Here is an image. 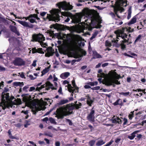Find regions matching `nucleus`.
Masks as SVG:
<instances>
[{"label": "nucleus", "instance_id": "1", "mask_svg": "<svg viewBox=\"0 0 146 146\" xmlns=\"http://www.w3.org/2000/svg\"><path fill=\"white\" fill-rule=\"evenodd\" d=\"M56 5L59 9H52L50 11V14H47L46 19H48L49 21L58 22L60 19L59 14L62 13V15L65 16L64 13L61 12V9L65 11H68L72 10L73 7V6L70 5L69 3H67L66 1L58 3L56 4Z\"/></svg>", "mask_w": 146, "mask_h": 146}, {"label": "nucleus", "instance_id": "2", "mask_svg": "<svg viewBox=\"0 0 146 146\" xmlns=\"http://www.w3.org/2000/svg\"><path fill=\"white\" fill-rule=\"evenodd\" d=\"M74 109V105H70V104L57 108L56 112L57 114L58 118L62 119L64 116L72 114L73 112L72 111Z\"/></svg>", "mask_w": 146, "mask_h": 146}, {"label": "nucleus", "instance_id": "3", "mask_svg": "<svg viewBox=\"0 0 146 146\" xmlns=\"http://www.w3.org/2000/svg\"><path fill=\"white\" fill-rule=\"evenodd\" d=\"M127 1L126 0H116L115 5H113L112 7L113 8L114 11L116 16L119 18H120V17L117 14L118 11L120 13L124 11L125 9L122 7L124 4H126L125 6L127 5Z\"/></svg>", "mask_w": 146, "mask_h": 146}, {"label": "nucleus", "instance_id": "4", "mask_svg": "<svg viewBox=\"0 0 146 146\" xmlns=\"http://www.w3.org/2000/svg\"><path fill=\"white\" fill-rule=\"evenodd\" d=\"M89 12L86 9H84L83 10V13H80L73 20L74 22L76 24L79 23L81 21L82 18L85 19L86 15L89 16Z\"/></svg>", "mask_w": 146, "mask_h": 146}, {"label": "nucleus", "instance_id": "5", "mask_svg": "<svg viewBox=\"0 0 146 146\" xmlns=\"http://www.w3.org/2000/svg\"><path fill=\"white\" fill-rule=\"evenodd\" d=\"M32 37V42H38L40 43H42V41L45 40V38L43 35L40 33L33 34Z\"/></svg>", "mask_w": 146, "mask_h": 146}, {"label": "nucleus", "instance_id": "6", "mask_svg": "<svg viewBox=\"0 0 146 146\" xmlns=\"http://www.w3.org/2000/svg\"><path fill=\"white\" fill-rule=\"evenodd\" d=\"M25 95H28L27 94ZM23 100L27 105H30L31 104L33 107L36 106V103L32 100L31 96L30 95H28L27 96H25Z\"/></svg>", "mask_w": 146, "mask_h": 146}, {"label": "nucleus", "instance_id": "7", "mask_svg": "<svg viewBox=\"0 0 146 146\" xmlns=\"http://www.w3.org/2000/svg\"><path fill=\"white\" fill-rule=\"evenodd\" d=\"M119 32L118 31H115L114 32L117 35V38L119 39L118 37H121L123 40H122L121 42L124 44L126 43L127 44L129 40V38H127V35L126 34V33H123V35L121 36V35H119Z\"/></svg>", "mask_w": 146, "mask_h": 146}, {"label": "nucleus", "instance_id": "8", "mask_svg": "<svg viewBox=\"0 0 146 146\" xmlns=\"http://www.w3.org/2000/svg\"><path fill=\"white\" fill-rule=\"evenodd\" d=\"M13 63L15 66H21L25 65V62L22 58L17 57L15 58Z\"/></svg>", "mask_w": 146, "mask_h": 146}, {"label": "nucleus", "instance_id": "9", "mask_svg": "<svg viewBox=\"0 0 146 146\" xmlns=\"http://www.w3.org/2000/svg\"><path fill=\"white\" fill-rule=\"evenodd\" d=\"M94 109V107L91 109L90 112L86 117L87 119L91 123L94 122L95 121V111Z\"/></svg>", "mask_w": 146, "mask_h": 146}, {"label": "nucleus", "instance_id": "10", "mask_svg": "<svg viewBox=\"0 0 146 146\" xmlns=\"http://www.w3.org/2000/svg\"><path fill=\"white\" fill-rule=\"evenodd\" d=\"M134 29H131L130 27L128 28L127 27L122 28L121 30L120 31H117L119 32V35H123V33H132L134 31Z\"/></svg>", "mask_w": 146, "mask_h": 146}, {"label": "nucleus", "instance_id": "11", "mask_svg": "<svg viewBox=\"0 0 146 146\" xmlns=\"http://www.w3.org/2000/svg\"><path fill=\"white\" fill-rule=\"evenodd\" d=\"M69 102V101L67 99H65V100H62L58 103L55 104L54 106L53 107V108L51 110V111L54 110L57 107H58L59 106H61L65 104H66Z\"/></svg>", "mask_w": 146, "mask_h": 146}, {"label": "nucleus", "instance_id": "12", "mask_svg": "<svg viewBox=\"0 0 146 146\" xmlns=\"http://www.w3.org/2000/svg\"><path fill=\"white\" fill-rule=\"evenodd\" d=\"M17 21L20 24L26 28L32 29L34 27V26L33 24L31 23L29 24L26 21L19 20Z\"/></svg>", "mask_w": 146, "mask_h": 146}, {"label": "nucleus", "instance_id": "13", "mask_svg": "<svg viewBox=\"0 0 146 146\" xmlns=\"http://www.w3.org/2000/svg\"><path fill=\"white\" fill-rule=\"evenodd\" d=\"M103 84L108 86H112L113 87H115V85L113 82V81L110 79H107L105 80V81L103 82Z\"/></svg>", "mask_w": 146, "mask_h": 146}, {"label": "nucleus", "instance_id": "14", "mask_svg": "<svg viewBox=\"0 0 146 146\" xmlns=\"http://www.w3.org/2000/svg\"><path fill=\"white\" fill-rule=\"evenodd\" d=\"M9 28L12 32L15 33L17 36H19L20 35V33L17 30V28L16 27L11 25L9 26Z\"/></svg>", "mask_w": 146, "mask_h": 146}, {"label": "nucleus", "instance_id": "15", "mask_svg": "<svg viewBox=\"0 0 146 146\" xmlns=\"http://www.w3.org/2000/svg\"><path fill=\"white\" fill-rule=\"evenodd\" d=\"M5 100L7 101H9L10 100V96L9 93L2 94L1 95V101L5 102Z\"/></svg>", "mask_w": 146, "mask_h": 146}, {"label": "nucleus", "instance_id": "16", "mask_svg": "<svg viewBox=\"0 0 146 146\" xmlns=\"http://www.w3.org/2000/svg\"><path fill=\"white\" fill-rule=\"evenodd\" d=\"M86 97L87 98V104L88 105L89 107L92 106V104L94 102V100L91 99V97L90 96L89 94H87Z\"/></svg>", "mask_w": 146, "mask_h": 146}, {"label": "nucleus", "instance_id": "17", "mask_svg": "<svg viewBox=\"0 0 146 146\" xmlns=\"http://www.w3.org/2000/svg\"><path fill=\"white\" fill-rule=\"evenodd\" d=\"M0 106L2 107L3 110H5L6 108H9V105L8 103H6V101L4 102L3 101H1L0 103Z\"/></svg>", "mask_w": 146, "mask_h": 146}, {"label": "nucleus", "instance_id": "18", "mask_svg": "<svg viewBox=\"0 0 146 146\" xmlns=\"http://www.w3.org/2000/svg\"><path fill=\"white\" fill-rule=\"evenodd\" d=\"M115 117V116H114L112 118V123H118L119 124L121 123L122 121L119 117H116L115 118H114Z\"/></svg>", "mask_w": 146, "mask_h": 146}, {"label": "nucleus", "instance_id": "19", "mask_svg": "<svg viewBox=\"0 0 146 146\" xmlns=\"http://www.w3.org/2000/svg\"><path fill=\"white\" fill-rule=\"evenodd\" d=\"M137 21V17L136 16H134L131 20L130 21H129L128 23V25H130L133 24H134L136 23Z\"/></svg>", "mask_w": 146, "mask_h": 146}, {"label": "nucleus", "instance_id": "20", "mask_svg": "<svg viewBox=\"0 0 146 146\" xmlns=\"http://www.w3.org/2000/svg\"><path fill=\"white\" fill-rule=\"evenodd\" d=\"M139 131L138 130L136 131H134L133 133L131 134V135L129 136L128 137V138L131 140L133 139L135 137V134L139 132Z\"/></svg>", "mask_w": 146, "mask_h": 146}, {"label": "nucleus", "instance_id": "21", "mask_svg": "<svg viewBox=\"0 0 146 146\" xmlns=\"http://www.w3.org/2000/svg\"><path fill=\"white\" fill-rule=\"evenodd\" d=\"M70 74L68 72H65L62 73L60 75V77L62 79H65L67 78L69 75Z\"/></svg>", "mask_w": 146, "mask_h": 146}, {"label": "nucleus", "instance_id": "22", "mask_svg": "<svg viewBox=\"0 0 146 146\" xmlns=\"http://www.w3.org/2000/svg\"><path fill=\"white\" fill-rule=\"evenodd\" d=\"M116 46L118 47H120L121 50H124L126 48V45L121 42L120 44H116Z\"/></svg>", "mask_w": 146, "mask_h": 146}, {"label": "nucleus", "instance_id": "23", "mask_svg": "<svg viewBox=\"0 0 146 146\" xmlns=\"http://www.w3.org/2000/svg\"><path fill=\"white\" fill-rule=\"evenodd\" d=\"M13 84L16 86H19L20 87H22L24 85L23 82H15L13 83Z\"/></svg>", "mask_w": 146, "mask_h": 146}, {"label": "nucleus", "instance_id": "24", "mask_svg": "<svg viewBox=\"0 0 146 146\" xmlns=\"http://www.w3.org/2000/svg\"><path fill=\"white\" fill-rule=\"evenodd\" d=\"M63 51L66 53H68L70 51V47L68 46L64 47L63 49Z\"/></svg>", "mask_w": 146, "mask_h": 146}, {"label": "nucleus", "instance_id": "25", "mask_svg": "<svg viewBox=\"0 0 146 146\" xmlns=\"http://www.w3.org/2000/svg\"><path fill=\"white\" fill-rule=\"evenodd\" d=\"M105 143V142L103 140H101L98 141L96 143V145L97 146H100L104 144Z\"/></svg>", "mask_w": 146, "mask_h": 146}, {"label": "nucleus", "instance_id": "26", "mask_svg": "<svg viewBox=\"0 0 146 146\" xmlns=\"http://www.w3.org/2000/svg\"><path fill=\"white\" fill-rule=\"evenodd\" d=\"M79 104H75L74 105V109H78L79 108H81V106H82V103L80 102H79Z\"/></svg>", "mask_w": 146, "mask_h": 146}, {"label": "nucleus", "instance_id": "27", "mask_svg": "<svg viewBox=\"0 0 146 146\" xmlns=\"http://www.w3.org/2000/svg\"><path fill=\"white\" fill-rule=\"evenodd\" d=\"M49 71V68L48 67L44 69L42 71V74L41 76H42L43 75L47 73Z\"/></svg>", "mask_w": 146, "mask_h": 146}, {"label": "nucleus", "instance_id": "28", "mask_svg": "<svg viewBox=\"0 0 146 146\" xmlns=\"http://www.w3.org/2000/svg\"><path fill=\"white\" fill-rule=\"evenodd\" d=\"M141 37L142 36L141 35H139L135 40L134 44H135L137 42L140 41L141 40Z\"/></svg>", "mask_w": 146, "mask_h": 146}, {"label": "nucleus", "instance_id": "29", "mask_svg": "<svg viewBox=\"0 0 146 146\" xmlns=\"http://www.w3.org/2000/svg\"><path fill=\"white\" fill-rule=\"evenodd\" d=\"M8 135L9 137L11 139H18L16 137L13 136L11 133V131L10 130H9L8 131Z\"/></svg>", "mask_w": 146, "mask_h": 146}, {"label": "nucleus", "instance_id": "30", "mask_svg": "<svg viewBox=\"0 0 146 146\" xmlns=\"http://www.w3.org/2000/svg\"><path fill=\"white\" fill-rule=\"evenodd\" d=\"M131 7L129 8L128 10V15L127 16V19H129L131 17Z\"/></svg>", "mask_w": 146, "mask_h": 146}, {"label": "nucleus", "instance_id": "31", "mask_svg": "<svg viewBox=\"0 0 146 146\" xmlns=\"http://www.w3.org/2000/svg\"><path fill=\"white\" fill-rule=\"evenodd\" d=\"M40 110H41L40 108L37 106L32 107L31 111H39Z\"/></svg>", "mask_w": 146, "mask_h": 146}, {"label": "nucleus", "instance_id": "32", "mask_svg": "<svg viewBox=\"0 0 146 146\" xmlns=\"http://www.w3.org/2000/svg\"><path fill=\"white\" fill-rule=\"evenodd\" d=\"M72 84L74 88H75L77 91L79 89V88L76 84L75 80L73 79L72 81Z\"/></svg>", "mask_w": 146, "mask_h": 146}, {"label": "nucleus", "instance_id": "33", "mask_svg": "<svg viewBox=\"0 0 146 146\" xmlns=\"http://www.w3.org/2000/svg\"><path fill=\"white\" fill-rule=\"evenodd\" d=\"M46 87H48L52 88L54 87L53 86V84H51L50 82L49 81H47L45 83Z\"/></svg>", "mask_w": 146, "mask_h": 146}, {"label": "nucleus", "instance_id": "34", "mask_svg": "<svg viewBox=\"0 0 146 146\" xmlns=\"http://www.w3.org/2000/svg\"><path fill=\"white\" fill-rule=\"evenodd\" d=\"M98 31L95 32L93 34H92V36L90 38V40H92L93 39L95 38L98 35Z\"/></svg>", "mask_w": 146, "mask_h": 146}, {"label": "nucleus", "instance_id": "35", "mask_svg": "<svg viewBox=\"0 0 146 146\" xmlns=\"http://www.w3.org/2000/svg\"><path fill=\"white\" fill-rule=\"evenodd\" d=\"M47 33H48L50 36L53 37L54 35V31L50 30H47Z\"/></svg>", "mask_w": 146, "mask_h": 146}, {"label": "nucleus", "instance_id": "36", "mask_svg": "<svg viewBox=\"0 0 146 146\" xmlns=\"http://www.w3.org/2000/svg\"><path fill=\"white\" fill-rule=\"evenodd\" d=\"M134 111H131L130 113H131L129 114V115L128 117L129 118V119H130V120L132 119V118L134 116Z\"/></svg>", "mask_w": 146, "mask_h": 146}, {"label": "nucleus", "instance_id": "37", "mask_svg": "<svg viewBox=\"0 0 146 146\" xmlns=\"http://www.w3.org/2000/svg\"><path fill=\"white\" fill-rule=\"evenodd\" d=\"M105 45L106 46L110 47L111 46V44L109 41L107 40L105 42Z\"/></svg>", "mask_w": 146, "mask_h": 146}, {"label": "nucleus", "instance_id": "38", "mask_svg": "<svg viewBox=\"0 0 146 146\" xmlns=\"http://www.w3.org/2000/svg\"><path fill=\"white\" fill-rule=\"evenodd\" d=\"M44 135L48 136L51 137H53V134L50 132L45 133H44Z\"/></svg>", "mask_w": 146, "mask_h": 146}, {"label": "nucleus", "instance_id": "39", "mask_svg": "<svg viewBox=\"0 0 146 146\" xmlns=\"http://www.w3.org/2000/svg\"><path fill=\"white\" fill-rule=\"evenodd\" d=\"M58 25L57 23H56L55 24H52L50 26V28H54L55 29H56L58 27Z\"/></svg>", "mask_w": 146, "mask_h": 146}, {"label": "nucleus", "instance_id": "40", "mask_svg": "<svg viewBox=\"0 0 146 146\" xmlns=\"http://www.w3.org/2000/svg\"><path fill=\"white\" fill-rule=\"evenodd\" d=\"M49 120L51 123L54 124H56V123L54 119L52 117H50Z\"/></svg>", "mask_w": 146, "mask_h": 146}, {"label": "nucleus", "instance_id": "41", "mask_svg": "<svg viewBox=\"0 0 146 146\" xmlns=\"http://www.w3.org/2000/svg\"><path fill=\"white\" fill-rule=\"evenodd\" d=\"M37 50L38 52L37 53L42 54L44 53V52L42 51V48H38V49H37Z\"/></svg>", "mask_w": 146, "mask_h": 146}, {"label": "nucleus", "instance_id": "42", "mask_svg": "<svg viewBox=\"0 0 146 146\" xmlns=\"http://www.w3.org/2000/svg\"><path fill=\"white\" fill-rule=\"evenodd\" d=\"M129 92H121L119 93V94L120 95H123L125 96H127L129 95Z\"/></svg>", "mask_w": 146, "mask_h": 146}, {"label": "nucleus", "instance_id": "43", "mask_svg": "<svg viewBox=\"0 0 146 146\" xmlns=\"http://www.w3.org/2000/svg\"><path fill=\"white\" fill-rule=\"evenodd\" d=\"M95 143V141L92 140L89 141V144L90 146H93Z\"/></svg>", "mask_w": 146, "mask_h": 146}, {"label": "nucleus", "instance_id": "44", "mask_svg": "<svg viewBox=\"0 0 146 146\" xmlns=\"http://www.w3.org/2000/svg\"><path fill=\"white\" fill-rule=\"evenodd\" d=\"M121 101V99H119L118 100H117L115 102H114L113 104L114 105V106H117V105H119V102H120Z\"/></svg>", "mask_w": 146, "mask_h": 146}, {"label": "nucleus", "instance_id": "45", "mask_svg": "<svg viewBox=\"0 0 146 146\" xmlns=\"http://www.w3.org/2000/svg\"><path fill=\"white\" fill-rule=\"evenodd\" d=\"M9 89L7 88V87H5L4 88V90L2 92V94H3L4 93H7V92L9 91Z\"/></svg>", "mask_w": 146, "mask_h": 146}, {"label": "nucleus", "instance_id": "46", "mask_svg": "<svg viewBox=\"0 0 146 146\" xmlns=\"http://www.w3.org/2000/svg\"><path fill=\"white\" fill-rule=\"evenodd\" d=\"M50 88H51L52 90H56L57 89V88H56L52 87V88L50 87H47L45 88V90H50Z\"/></svg>", "mask_w": 146, "mask_h": 146}, {"label": "nucleus", "instance_id": "47", "mask_svg": "<svg viewBox=\"0 0 146 146\" xmlns=\"http://www.w3.org/2000/svg\"><path fill=\"white\" fill-rule=\"evenodd\" d=\"M32 52L33 53H37V52H38L37 51V49H36L35 47L33 48H32Z\"/></svg>", "mask_w": 146, "mask_h": 146}, {"label": "nucleus", "instance_id": "48", "mask_svg": "<svg viewBox=\"0 0 146 146\" xmlns=\"http://www.w3.org/2000/svg\"><path fill=\"white\" fill-rule=\"evenodd\" d=\"M100 88V87L99 86H97L91 88V89L93 90H99Z\"/></svg>", "mask_w": 146, "mask_h": 146}, {"label": "nucleus", "instance_id": "49", "mask_svg": "<svg viewBox=\"0 0 146 146\" xmlns=\"http://www.w3.org/2000/svg\"><path fill=\"white\" fill-rule=\"evenodd\" d=\"M113 142V141L112 140H111L110 142H108L106 145V146H110V145Z\"/></svg>", "mask_w": 146, "mask_h": 146}, {"label": "nucleus", "instance_id": "50", "mask_svg": "<svg viewBox=\"0 0 146 146\" xmlns=\"http://www.w3.org/2000/svg\"><path fill=\"white\" fill-rule=\"evenodd\" d=\"M142 135L141 134H137V137L138 138L137 140L139 141L142 138Z\"/></svg>", "mask_w": 146, "mask_h": 146}, {"label": "nucleus", "instance_id": "51", "mask_svg": "<svg viewBox=\"0 0 146 146\" xmlns=\"http://www.w3.org/2000/svg\"><path fill=\"white\" fill-rule=\"evenodd\" d=\"M16 102L17 104L19 105L21 104L22 102L21 100L20 99L17 98Z\"/></svg>", "mask_w": 146, "mask_h": 146}, {"label": "nucleus", "instance_id": "52", "mask_svg": "<svg viewBox=\"0 0 146 146\" xmlns=\"http://www.w3.org/2000/svg\"><path fill=\"white\" fill-rule=\"evenodd\" d=\"M113 81L114 84H116L119 85L120 84V82L119 81L117 80H115Z\"/></svg>", "mask_w": 146, "mask_h": 146}, {"label": "nucleus", "instance_id": "53", "mask_svg": "<svg viewBox=\"0 0 146 146\" xmlns=\"http://www.w3.org/2000/svg\"><path fill=\"white\" fill-rule=\"evenodd\" d=\"M30 22L31 23H36L35 20L33 19H30L29 20Z\"/></svg>", "mask_w": 146, "mask_h": 146}, {"label": "nucleus", "instance_id": "54", "mask_svg": "<svg viewBox=\"0 0 146 146\" xmlns=\"http://www.w3.org/2000/svg\"><path fill=\"white\" fill-rule=\"evenodd\" d=\"M95 56L96 58H102L101 56L97 53L96 54Z\"/></svg>", "mask_w": 146, "mask_h": 146}, {"label": "nucleus", "instance_id": "55", "mask_svg": "<svg viewBox=\"0 0 146 146\" xmlns=\"http://www.w3.org/2000/svg\"><path fill=\"white\" fill-rule=\"evenodd\" d=\"M0 21H1L3 23H6L7 20L5 18H3L2 17H0Z\"/></svg>", "mask_w": 146, "mask_h": 146}, {"label": "nucleus", "instance_id": "56", "mask_svg": "<svg viewBox=\"0 0 146 146\" xmlns=\"http://www.w3.org/2000/svg\"><path fill=\"white\" fill-rule=\"evenodd\" d=\"M73 88H68V90L70 92H71L72 94H73L74 93V91H73Z\"/></svg>", "mask_w": 146, "mask_h": 146}, {"label": "nucleus", "instance_id": "57", "mask_svg": "<svg viewBox=\"0 0 146 146\" xmlns=\"http://www.w3.org/2000/svg\"><path fill=\"white\" fill-rule=\"evenodd\" d=\"M89 128L90 129V131H92L94 129V128L90 124L89 125H88Z\"/></svg>", "mask_w": 146, "mask_h": 146}, {"label": "nucleus", "instance_id": "58", "mask_svg": "<svg viewBox=\"0 0 146 146\" xmlns=\"http://www.w3.org/2000/svg\"><path fill=\"white\" fill-rule=\"evenodd\" d=\"M68 123L70 125H72L73 124V123L71 121L70 119H66Z\"/></svg>", "mask_w": 146, "mask_h": 146}, {"label": "nucleus", "instance_id": "59", "mask_svg": "<svg viewBox=\"0 0 146 146\" xmlns=\"http://www.w3.org/2000/svg\"><path fill=\"white\" fill-rule=\"evenodd\" d=\"M115 78L117 79H119L121 78V76L120 75H118L117 74V75H116L115 76H114Z\"/></svg>", "mask_w": 146, "mask_h": 146}, {"label": "nucleus", "instance_id": "60", "mask_svg": "<svg viewBox=\"0 0 146 146\" xmlns=\"http://www.w3.org/2000/svg\"><path fill=\"white\" fill-rule=\"evenodd\" d=\"M37 16V14H31L30 15V18H35V16Z\"/></svg>", "mask_w": 146, "mask_h": 146}, {"label": "nucleus", "instance_id": "61", "mask_svg": "<svg viewBox=\"0 0 146 146\" xmlns=\"http://www.w3.org/2000/svg\"><path fill=\"white\" fill-rule=\"evenodd\" d=\"M124 122L123 124V125H125L126 124L127 122V120L126 118H124L123 119Z\"/></svg>", "mask_w": 146, "mask_h": 146}, {"label": "nucleus", "instance_id": "62", "mask_svg": "<svg viewBox=\"0 0 146 146\" xmlns=\"http://www.w3.org/2000/svg\"><path fill=\"white\" fill-rule=\"evenodd\" d=\"M47 13L45 12H42L40 13V15L42 17H44L46 14Z\"/></svg>", "mask_w": 146, "mask_h": 146}, {"label": "nucleus", "instance_id": "63", "mask_svg": "<svg viewBox=\"0 0 146 146\" xmlns=\"http://www.w3.org/2000/svg\"><path fill=\"white\" fill-rule=\"evenodd\" d=\"M30 123H29V122L27 121L25 124H24V126L25 127H27V126L30 125Z\"/></svg>", "mask_w": 146, "mask_h": 146}, {"label": "nucleus", "instance_id": "64", "mask_svg": "<svg viewBox=\"0 0 146 146\" xmlns=\"http://www.w3.org/2000/svg\"><path fill=\"white\" fill-rule=\"evenodd\" d=\"M55 145L56 146H60V143L59 141H57L55 142Z\"/></svg>", "mask_w": 146, "mask_h": 146}]
</instances>
